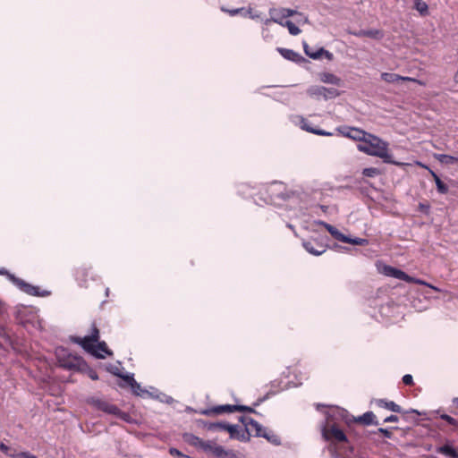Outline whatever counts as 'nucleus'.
I'll return each mask as SVG.
<instances>
[{
  "label": "nucleus",
  "mask_w": 458,
  "mask_h": 458,
  "mask_svg": "<svg viewBox=\"0 0 458 458\" xmlns=\"http://www.w3.org/2000/svg\"><path fill=\"white\" fill-rule=\"evenodd\" d=\"M99 330L92 324L90 333L84 337H74L73 342L80 344L86 352L98 359L112 356L113 352L108 349L105 342H98Z\"/></svg>",
  "instance_id": "nucleus-1"
},
{
  "label": "nucleus",
  "mask_w": 458,
  "mask_h": 458,
  "mask_svg": "<svg viewBox=\"0 0 458 458\" xmlns=\"http://www.w3.org/2000/svg\"><path fill=\"white\" fill-rule=\"evenodd\" d=\"M364 142L369 144L370 156L380 157L385 163L396 164L392 160V156L388 153V144L386 141L369 133Z\"/></svg>",
  "instance_id": "nucleus-2"
},
{
  "label": "nucleus",
  "mask_w": 458,
  "mask_h": 458,
  "mask_svg": "<svg viewBox=\"0 0 458 458\" xmlns=\"http://www.w3.org/2000/svg\"><path fill=\"white\" fill-rule=\"evenodd\" d=\"M240 421L244 426H247V430H252V433H254L256 437H262L267 439L270 443L275 445L280 444V439L276 435H275L272 431L263 428L258 421H256L252 418L241 416Z\"/></svg>",
  "instance_id": "nucleus-3"
},
{
  "label": "nucleus",
  "mask_w": 458,
  "mask_h": 458,
  "mask_svg": "<svg viewBox=\"0 0 458 458\" xmlns=\"http://www.w3.org/2000/svg\"><path fill=\"white\" fill-rule=\"evenodd\" d=\"M0 275H5L7 276L8 279L15 284L21 291L24 292L25 293L32 296H41L46 297L50 294V292L48 291H40L38 286L32 285L29 283H26L24 280L16 277L14 275L10 274L7 270L4 268L0 269Z\"/></svg>",
  "instance_id": "nucleus-4"
},
{
  "label": "nucleus",
  "mask_w": 458,
  "mask_h": 458,
  "mask_svg": "<svg viewBox=\"0 0 458 458\" xmlns=\"http://www.w3.org/2000/svg\"><path fill=\"white\" fill-rule=\"evenodd\" d=\"M90 403L98 410L108 414L114 415L115 417L121 419L123 421L130 422L131 420L130 414L122 411L116 405L112 404L107 401L99 398H92L90 400Z\"/></svg>",
  "instance_id": "nucleus-5"
},
{
  "label": "nucleus",
  "mask_w": 458,
  "mask_h": 458,
  "mask_svg": "<svg viewBox=\"0 0 458 458\" xmlns=\"http://www.w3.org/2000/svg\"><path fill=\"white\" fill-rule=\"evenodd\" d=\"M234 411H247V412H254V410L251 407L245 405H233V404H224L217 405L208 409H206L201 411V414L207 416L212 415H219L222 413H232Z\"/></svg>",
  "instance_id": "nucleus-6"
},
{
  "label": "nucleus",
  "mask_w": 458,
  "mask_h": 458,
  "mask_svg": "<svg viewBox=\"0 0 458 458\" xmlns=\"http://www.w3.org/2000/svg\"><path fill=\"white\" fill-rule=\"evenodd\" d=\"M322 437L326 441H330L332 445L346 444L347 437L343 430L335 424L322 428Z\"/></svg>",
  "instance_id": "nucleus-7"
},
{
  "label": "nucleus",
  "mask_w": 458,
  "mask_h": 458,
  "mask_svg": "<svg viewBox=\"0 0 458 458\" xmlns=\"http://www.w3.org/2000/svg\"><path fill=\"white\" fill-rule=\"evenodd\" d=\"M298 12L289 8H270L269 9V19H266L264 23L268 25L270 22L278 23L284 26V19L297 14Z\"/></svg>",
  "instance_id": "nucleus-8"
},
{
  "label": "nucleus",
  "mask_w": 458,
  "mask_h": 458,
  "mask_svg": "<svg viewBox=\"0 0 458 458\" xmlns=\"http://www.w3.org/2000/svg\"><path fill=\"white\" fill-rule=\"evenodd\" d=\"M225 431H227L230 434L231 438L237 439L242 442L249 441L250 436L252 434V430H247V426H244V428H242L238 425L231 424H228Z\"/></svg>",
  "instance_id": "nucleus-9"
},
{
  "label": "nucleus",
  "mask_w": 458,
  "mask_h": 458,
  "mask_svg": "<svg viewBox=\"0 0 458 458\" xmlns=\"http://www.w3.org/2000/svg\"><path fill=\"white\" fill-rule=\"evenodd\" d=\"M339 132L349 139L357 140V141H362L364 142L366 140V138L368 136V132H366L363 130L355 128V127H342L337 129Z\"/></svg>",
  "instance_id": "nucleus-10"
},
{
  "label": "nucleus",
  "mask_w": 458,
  "mask_h": 458,
  "mask_svg": "<svg viewBox=\"0 0 458 458\" xmlns=\"http://www.w3.org/2000/svg\"><path fill=\"white\" fill-rule=\"evenodd\" d=\"M378 271L386 276L397 278L405 282L412 280L411 276H410L403 271L397 269L394 267H391L389 265H383L378 267Z\"/></svg>",
  "instance_id": "nucleus-11"
},
{
  "label": "nucleus",
  "mask_w": 458,
  "mask_h": 458,
  "mask_svg": "<svg viewBox=\"0 0 458 458\" xmlns=\"http://www.w3.org/2000/svg\"><path fill=\"white\" fill-rule=\"evenodd\" d=\"M302 246L309 253L315 256H319L326 251V247L316 241H305Z\"/></svg>",
  "instance_id": "nucleus-12"
},
{
  "label": "nucleus",
  "mask_w": 458,
  "mask_h": 458,
  "mask_svg": "<svg viewBox=\"0 0 458 458\" xmlns=\"http://www.w3.org/2000/svg\"><path fill=\"white\" fill-rule=\"evenodd\" d=\"M303 49L305 54L312 59H319L322 55H324L328 60L333 59V54L324 49L323 47L319 48L318 51L312 52L310 50L309 45L306 42H303Z\"/></svg>",
  "instance_id": "nucleus-13"
},
{
  "label": "nucleus",
  "mask_w": 458,
  "mask_h": 458,
  "mask_svg": "<svg viewBox=\"0 0 458 458\" xmlns=\"http://www.w3.org/2000/svg\"><path fill=\"white\" fill-rule=\"evenodd\" d=\"M60 364L68 369H80L84 361L81 358L69 355L66 359L60 360Z\"/></svg>",
  "instance_id": "nucleus-14"
},
{
  "label": "nucleus",
  "mask_w": 458,
  "mask_h": 458,
  "mask_svg": "<svg viewBox=\"0 0 458 458\" xmlns=\"http://www.w3.org/2000/svg\"><path fill=\"white\" fill-rule=\"evenodd\" d=\"M352 34L359 38L367 37L377 40L383 38L384 37V32L380 30L376 29L360 30L359 31L352 32Z\"/></svg>",
  "instance_id": "nucleus-15"
},
{
  "label": "nucleus",
  "mask_w": 458,
  "mask_h": 458,
  "mask_svg": "<svg viewBox=\"0 0 458 458\" xmlns=\"http://www.w3.org/2000/svg\"><path fill=\"white\" fill-rule=\"evenodd\" d=\"M319 225H322L327 230V232L332 235V237H334L335 240L340 241L342 242H346L350 241V237L343 234L335 226H333L326 222H323V221H320Z\"/></svg>",
  "instance_id": "nucleus-16"
},
{
  "label": "nucleus",
  "mask_w": 458,
  "mask_h": 458,
  "mask_svg": "<svg viewBox=\"0 0 458 458\" xmlns=\"http://www.w3.org/2000/svg\"><path fill=\"white\" fill-rule=\"evenodd\" d=\"M277 51L280 53V55L287 59V60H290V61H293V62H300L301 60H302V57L295 51L292 50V49H287V48H284V47H277Z\"/></svg>",
  "instance_id": "nucleus-17"
},
{
  "label": "nucleus",
  "mask_w": 458,
  "mask_h": 458,
  "mask_svg": "<svg viewBox=\"0 0 458 458\" xmlns=\"http://www.w3.org/2000/svg\"><path fill=\"white\" fill-rule=\"evenodd\" d=\"M377 403L378 406L380 407H384L389 411H394V412H397V413H401L403 412V409L400 405L396 404L393 401H386V400H384V399H379L377 401Z\"/></svg>",
  "instance_id": "nucleus-18"
},
{
  "label": "nucleus",
  "mask_w": 458,
  "mask_h": 458,
  "mask_svg": "<svg viewBox=\"0 0 458 458\" xmlns=\"http://www.w3.org/2000/svg\"><path fill=\"white\" fill-rule=\"evenodd\" d=\"M437 452L449 458H458V451L450 445L438 446Z\"/></svg>",
  "instance_id": "nucleus-19"
},
{
  "label": "nucleus",
  "mask_w": 458,
  "mask_h": 458,
  "mask_svg": "<svg viewBox=\"0 0 458 458\" xmlns=\"http://www.w3.org/2000/svg\"><path fill=\"white\" fill-rule=\"evenodd\" d=\"M374 419L375 414L372 411H367L363 415L354 419V420L363 425H377V421H375Z\"/></svg>",
  "instance_id": "nucleus-20"
},
{
  "label": "nucleus",
  "mask_w": 458,
  "mask_h": 458,
  "mask_svg": "<svg viewBox=\"0 0 458 458\" xmlns=\"http://www.w3.org/2000/svg\"><path fill=\"white\" fill-rule=\"evenodd\" d=\"M212 454L219 458H231L233 456L232 451L225 450L222 445H219L216 444L215 446H213Z\"/></svg>",
  "instance_id": "nucleus-21"
},
{
  "label": "nucleus",
  "mask_w": 458,
  "mask_h": 458,
  "mask_svg": "<svg viewBox=\"0 0 458 458\" xmlns=\"http://www.w3.org/2000/svg\"><path fill=\"white\" fill-rule=\"evenodd\" d=\"M301 128L309 132H311V133H314L316 135H320V136H332L333 133L332 132H328V131H326L324 130H317L315 128H312L311 126H310L306 120L305 119H302L301 120Z\"/></svg>",
  "instance_id": "nucleus-22"
},
{
  "label": "nucleus",
  "mask_w": 458,
  "mask_h": 458,
  "mask_svg": "<svg viewBox=\"0 0 458 458\" xmlns=\"http://www.w3.org/2000/svg\"><path fill=\"white\" fill-rule=\"evenodd\" d=\"M307 94L317 100L323 98L322 86H311L307 89Z\"/></svg>",
  "instance_id": "nucleus-23"
},
{
  "label": "nucleus",
  "mask_w": 458,
  "mask_h": 458,
  "mask_svg": "<svg viewBox=\"0 0 458 458\" xmlns=\"http://www.w3.org/2000/svg\"><path fill=\"white\" fill-rule=\"evenodd\" d=\"M436 158L444 165H454L458 163V157H453L450 155L438 154L436 156Z\"/></svg>",
  "instance_id": "nucleus-24"
},
{
  "label": "nucleus",
  "mask_w": 458,
  "mask_h": 458,
  "mask_svg": "<svg viewBox=\"0 0 458 458\" xmlns=\"http://www.w3.org/2000/svg\"><path fill=\"white\" fill-rule=\"evenodd\" d=\"M414 8L421 16H427L428 14V4L423 0H414Z\"/></svg>",
  "instance_id": "nucleus-25"
},
{
  "label": "nucleus",
  "mask_w": 458,
  "mask_h": 458,
  "mask_svg": "<svg viewBox=\"0 0 458 458\" xmlns=\"http://www.w3.org/2000/svg\"><path fill=\"white\" fill-rule=\"evenodd\" d=\"M320 80H321V81H323L325 83H329V84H333V85H339L340 81H341V80L338 77H336L335 74L329 73V72H325V73L321 74Z\"/></svg>",
  "instance_id": "nucleus-26"
},
{
  "label": "nucleus",
  "mask_w": 458,
  "mask_h": 458,
  "mask_svg": "<svg viewBox=\"0 0 458 458\" xmlns=\"http://www.w3.org/2000/svg\"><path fill=\"white\" fill-rule=\"evenodd\" d=\"M183 439L188 444L193 445V446H199L200 447V445L202 444V439L199 437L194 436L193 434L186 433L183 435Z\"/></svg>",
  "instance_id": "nucleus-27"
},
{
  "label": "nucleus",
  "mask_w": 458,
  "mask_h": 458,
  "mask_svg": "<svg viewBox=\"0 0 458 458\" xmlns=\"http://www.w3.org/2000/svg\"><path fill=\"white\" fill-rule=\"evenodd\" d=\"M381 79L388 83H397L400 81L401 75L392 72L381 73Z\"/></svg>",
  "instance_id": "nucleus-28"
},
{
  "label": "nucleus",
  "mask_w": 458,
  "mask_h": 458,
  "mask_svg": "<svg viewBox=\"0 0 458 458\" xmlns=\"http://www.w3.org/2000/svg\"><path fill=\"white\" fill-rule=\"evenodd\" d=\"M322 91H323V99L327 100L331 98H335L339 95V92L335 88H326L322 86Z\"/></svg>",
  "instance_id": "nucleus-29"
},
{
  "label": "nucleus",
  "mask_w": 458,
  "mask_h": 458,
  "mask_svg": "<svg viewBox=\"0 0 458 458\" xmlns=\"http://www.w3.org/2000/svg\"><path fill=\"white\" fill-rule=\"evenodd\" d=\"M228 423L226 422H212L206 425V428L209 431H219V430H226V427Z\"/></svg>",
  "instance_id": "nucleus-30"
},
{
  "label": "nucleus",
  "mask_w": 458,
  "mask_h": 458,
  "mask_svg": "<svg viewBox=\"0 0 458 458\" xmlns=\"http://www.w3.org/2000/svg\"><path fill=\"white\" fill-rule=\"evenodd\" d=\"M125 380L129 383V385L131 386L132 391L136 394L140 395V392H143L141 390L140 385L139 383H137L136 380L132 377L127 376L125 377Z\"/></svg>",
  "instance_id": "nucleus-31"
},
{
  "label": "nucleus",
  "mask_w": 458,
  "mask_h": 458,
  "mask_svg": "<svg viewBox=\"0 0 458 458\" xmlns=\"http://www.w3.org/2000/svg\"><path fill=\"white\" fill-rule=\"evenodd\" d=\"M283 27H286L291 35L296 36L301 33V30L291 21H285Z\"/></svg>",
  "instance_id": "nucleus-32"
},
{
  "label": "nucleus",
  "mask_w": 458,
  "mask_h": 458,
  "mask_svg": "<svg viewBox=\"0 0 458 458\" xmlns=\"http://www.w3.org/2000/svg\"><path fill=\"white\" fill-rule=\"evenodd\" d=\"M379 174V170L375 167L365 168L362 171V174L367 177H375Z\"/></svg>",
  "instance_id": "nucleus-33"
},
{
  "label": "nucleus",
  "mask_w": 458,
  "mask_h": 458,
  "mask_svg": "<svg viewBox=\"0 0 458 458\" xmlns=\"http://www.w3.org/2000/svg\"><path fill=\"white\" fill-rule=\"evenodd\" d=\"M440 418L442 420H444L445 421H446L449 425L453 426L455 428H458V420H455L454 418H453L447 414H442L440 416Z\"/></svg>",
  "instance_id": "nucleus-34"
},
{
  "label": "nucleus",
  "mask_w": 458,
  "mask_h": 458,
  "mask_svg": "<svg viewBox=\"0 0 458 458\" xmlns=\"http://www.w3.org/2000/svg\"><path fill=\"white\" fill-rule=\"evenodd\" d=\"M221 10L224 13H227L231 16H235L237 14H242L244 13L245 10L244 8H237V9H226L225 7H222Z\"/></svg>",
  "instance_id": "nucleus-35"
},
{
  "label": "nucleus",
  "mask_w": 458,
  "mask_h": 458,
  "mask_svg": "<svg viewBox=\"0 0 458 458\" xmlns=\"http://www.w3.org/2000/svg\"><path fill=\"white\" fill-rule=\"evenodd\" d=\"M436 185H437V191L441 194H445L447 193L448 191V187L445 183H444L441 179H437V182H436Z\"/></svg>",
  "instance_id": "nucleus-36"
},
{
  "label": "nucleus",
  "mask_w": 458,
  "mask_h": 458,
  "mask_svg": "<svg viewBox=\"0 0 458 458\" xmlns=\"http://www.w3.org/2000/svg\"><path fill=\"white\" fill-rule=\"evenodd\" d=\"M0 450L4 454H7V455H9L11 457L19 458V456H18L19 453H11L10 452V447L8 445H6L4 443H0Z\"/></svg>",
  "instance_id": "nucleus-37"
},
{
  "label": "nucleus",
  "mask_w": 458,
  "mask_h": 458,
  "mask_svg": "<svg viewBox=\"0 0 458 458\" xmlns=\"http://www.w3.org/2000/svg\"><path fill=\"white\" fill-rule=\"evenodd\" d=\"M215 445H216V443H214L212 441H203L202 440V444L200 445V448L203 449L205 452L212 453L213 446H215Z\"/></svg>",
  "instance_id": "nucleus-38"
},
{
  "label": "nucleus",
  "mask_w": 458,
  "mask_h": 458,
  "mask_svg": "<svg viewBox=\"0 0 458 458\" xmlns=\"http://www.w3.org/2000/svg\"><path fill=\"white\" fill-rule=\"evenodd\" d=\"M346 243L363 246L368 243V241L366 239H362V238H353V239L350 238V241L346 242Z\"/></svg>",
  "instance_id": "nucleus-39"
},
{
  "label": "nucleus",
  "mask_w": 458,
  "mask_h": 458,
  "mask_svg": "<svg viewBox=\"0 0 458 458\" xmlns=\"http://www.w3.org/2000/svg\"><path fill=\"white\" fill-rule=\"evenodd\" d=\"M412 280H410V281H406L407 283H414V284H420V285H427V286H429L431 287L432 289L436 290V291H438V289L437 287H434L432 285H430L429 284L426 283L425 281L421 280V279H418V278H414V277H411Z\"/></svg>",
  "instance_id": "nucleus-40"
},
{
  "label": "nucleus",
  "mask_w": 458,
  "mask_h": 458,
  "mask_svg": "<svg viewBox=\"0 0 458 458\" xmlns=\"http://www.w3.org/2000/svg\"><path fill=\"white\" fill-rule=\"evenodd\" d=\"M358 149L363 153L369 155V144L363 142V144L358 145Z\"/></svg>",
  "instance_id": "nucleus-41"
},
{
  "label": "nucleus",
  "mask_w": 458,
  "mask_h": 458,
  "mask_svg": "<svg viewBox=\"0 0 458 458\" xmlns=\"http://www.w3.org/2000/svg\"><path fill=\"white\" fill-rule=\"evenodd\" d=\"M243 16H249L250 19L255 20V19H259L260 17V14L259 13H252L251 8H250L249 10L244 12Z\"/></svg>",
  "instance_id": "nucleus-42"
},
{
  "label": "nucleus",
  "mask_w": 458,
  "mask_h": 458,
  "mask_svg": "<svg viewBox=\"0 0 458 458\" xmlns=\"http://www.w3.org/2000/svg\"><path fill=\"white\" fill-rule=\"evenodd\" d=\"M403 382L404 385L411 386L413 384L412 376L410 374H406L403 377Z\"/></svg>",
  "instance_id": "nucleus-43"
},
{
  "label": "nucleus",
  "mask_w": 458,
  "mask_h": 458,
  "mask_svg": "<svg viewBox=\"0 0 458 458\" xmlns=\"http://www.w3.org/2000/svg\"><path fill=\"white\" fill-rule=\"evenodd\" d=\"M378 432L387 438H391L392 437V433L386 428H379Z\"/></svg>",
  "instance_id": "nucleus-44"
},
{
  "label": "nucleus",
  "mask_w": 458,
  "mask_h": 458,
  "mask_svg": "<svg viewBox=\"0 0 458 458\" xmlns=\"http://www.w3.org/2000/svg\"><path fill=\"white\" fill-rule=\"evenodd\" d=\"M19 458H38L37 456L31 454L29 452H21L18 454Z\"/></svg>",
  "instance_id": "nucleus-45"
},
{
  "label": "nucleus",
  "mask_w": 458,
  "mask_h": 458,
  "mask_svg": "<svg viewBox=\"0 0 458 458\" xmlns=\"http://www.w3.org/2000/svg\"><path fill=\"white\" fill-rule=\"evenodd\" d=\"M400 81H413L418 82L419 84H422L420 81L407 76H401Z\"/></svg>",
  "instance_id": "nucleus-46"
},
{
  "label": "nucleus",
  "mask_w": 458,
  "mask_h": 458,
  "mask_svg": "<svg viewBox=\"0 0 458 458\" xmlns=\"http://www.w3.org/2000/svg\"><path fill=\"white\" fill-rule=\"evenodd\" d=\"M398 417L395 415H390L384 420V422H397Z\"/></svg>",
  "instance_id": "nucleus-47"
},
{
  "label": "nucleus",
  "mask_w": 458,
  "mask_h": 458,
  "mask_svg": "<svg viewBox=\"0 0 458 458\" xmlns=\"http://www.w3.org/2000/svg\"><path fill=\"white\" fill-rule=\"evenodd\" d=\"M89 377L92 380H98V376L97 372L94 371V370H90L89 373Z\"/></svg>",
  "instance_id": "nucleus-48"
},
{
  "label": "nucleus",
  "mask_w": 458,
  "mask_h": 458,
  "mask_svg": "<svg viewBox=\"0 0 458 458\" xmlns=\"http://www.w3.org/2000/svg\"><path fill=\"white\" fill-rule=\"evenodd\" d=\"M419 208L422 212H425V213H427L429 209V206L422 204V203H420Z\"/></svg>",
  "instance_id": "nucleus-49"
},
{
  "label": "nucleus",
  "mask_w": 458,
  "mask_h": 458,
  "mask_svg": "<svg viewBox=\"0 0 458 458\" xmlns=\"http://www.w3.org/2000/svg\"><path fill=\"white\" fill-rule=\"evenodd\" d=\"M429 172H430L432 177L434 178L435 182H437V180L440 179L439 176L435 172H433L432 170H429Z\"/></svg>",
  "instance_id": "nucleus-50"
},
{
  "label": "nucleus",
  "mask_w": 458,
  "mask_h": 458,
  "mask_svg": "<svg viewBox=\"0 0 458 458\" xmlns=\"http://www.w3.org/2000/svg\"><path fill=\"white\" fill-rule=\"evenodd\" d=\"M429 172H430L432 177L434 178L435 182H437V180L440 179L439 176L435 172H433L432 170H429Z\"/></svg>",
  "instance_id": "nucleus-51"
},
{
  "label": "nucleus",
  "mask_w": 458,
  "mask_h": 458,
  "mask_svg": "<svg viewBox=\"0 0 458 458\" xmlns=\"http://www.w3.org/2000/svg\"><path fill=\"white\" fill-rule=\"evenodd\" d=\"M429 172H430L432 177L434 178L435 182H437V180L440 179L439 176L435 172H433L432 170H429Z\"/></svg>",
  "instance_id": "nucleus-52"
},
{
  "label": "nucleus",
  "mask_w": 458,
  "mask_h": 458,
  "mask_svg": "<svg viewBox=\"0 0 458 458\" xmlns=\"http://www.w3.org/2000/svg\"><path fill=\"white\" fill-rule=\"evenodd\" d=\"M429 172H430L432 177L434 178L435 182H437V180L440 179L439 176L435 172H433L432 170H429Z\"/></svg>",
  "instance_id": "nucleus-53"
},
{
  "label": "nucleus",
  "mask_w": 458,
  "mask_h": 458,
  "mask_svg": "<svg viewBox=\"0 0 458 458\" xmlns=\"http://www.w3.org/2000/svg\"><path fill=\"white\" fill-rule=\"evenodd\" d=\"M454 81L456 82H458V71L456 72V73L454 74Z\"/></svg>",
  "instance_id": "nucleus-54"
},
{
  "label": "nucleus",
  "mask_w": 458,
  "mask_h": 458,
  "mask_svg": "<svg viewBox=\"0 0 458 458\" xmlns=\"http://www.w3.org/2000/svg\"><path fill=\"white\" fill-rule=\"evenodd\" d=\"M454 403H455L456 406L458 407V398H456V399L454 400Z\"/></svg>",
  "instance_id": "nucleus-55"
}]
</instances>
